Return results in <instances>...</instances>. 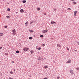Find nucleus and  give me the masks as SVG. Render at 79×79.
<instances>
[{
    "instance_id": "25",
    "label": "nucleus",
    "mask_w": 79,
    "mask_h": 79,
    "mask_svg": "<svg viewBox=\"0 0 79 79\" xmlns=\"http://www.w3.org/2000/svg\"><path fill=\"white\" fill-rule=\"evenodd\" d=\"M67 48L68 51H69V48Z\"/></svg>"
},
{
    "instance_id": "2",
    "label": "nucleus",
    "mask_w": 79,
    "mask_h": 79,
    "mask_svg": "<svg viewBox=\"0 0 79 79\" xmlns=\"http://www.w3.org/2000/svg\"><path fill=\"white\" fill-rule=\"evenodd\" d=\"M12 32L13 35H16V30L15 29H14V30H12Z\"/></svg>"
},
{
    "instance_id": "41",
    "label": "nucleus",
    "mask_w": 79,
    "mask_h": 79,
    "mask_svg": "<svg viewBox=\"0 0 79 79\" xmlns=\"http://www.w3.org/2000/svg\"><path fill=\"white\" fill-rule=\"evenodd\" d=\"M78 45H79V43H78Z\"/></svg>"
},
{
    "instance_id": "32",
    "label": "nucleus",
    "mask_w": 79,
    "mask_h": 79,
    "mask_svg": "<svg viewBox=\"0 0 79 79\" xmlns=\"http://www.w3.org/2000/svg\"><path fill=\"white\" fill-rule=\"evenodd\" d=\"M32 23V22H30V24H31Z\"/></svg>"
},
{
    "instance_id": "11",
    "label": "nucleus",
    "mask_w": 79,
    "mask_h": 79,
    "mask_svg": "<svg viewBox=\"0 0 79 79\" xmlns=\"http://www.w3.org/2000/svg\"><path fill=\"white\" fill-rule=\"evenodd\" d=\"M23 3H26V0L23 1Z\"/></svg>"
},
{
    "instance_id": "12",
    "label": "nucleus",
    "mask_w": 79,
    "mask_h": 79,
    "mask_svg": "<svg viewBox=\"0 0 79 79\" xmlns=\"http://www.w3.org/2000/svg\"><path fill=\"white\" fill-rule=\"evenodd\" d=\"M3 35V33H0V36H2Z\"/></svg>"
},
{
    "instance_id": "4",
    "label": "nucleus",
    "mask_w": 79,
    "mask_h": 79,
    "mask_svg": "<svg viewBox=\"0 0 79 79\" xmlns=\"http://www.w3.org/2000/svg\"><path fill=\"white\" fill-rule=\"evenodd\" d=\"M71 63V60H69L66 62V63Z\"/></svg>"
},
{
    "instance_id": "9",
    "label": "nucleus",
    "mask_w": 79,
    "mask_h": 79,
    "mask_svg": "<svg viewBox=\"0 0 79 79\" xmlns=\"http://www.w3.org/2000/svg\"><path fill=\"white\" fill-rule=\"evenodd\" d=\"M30 52L31 54H32V53H34V51L33 50L31 51Z\"/></svg>"
},
{
    "instance_id": "23",
    "label": "nucleus",
    "mask_w": 79,
    "mask_h": 79,
    "mask_svg": "<svg viewBox=\"0 0 79 79\" xmlns=\"http://www.w3.org/2000/svg\"><path fill=\"white\" fill-rule=\"evenodd\" d=\"M37 10H40V8H37Z\"/></svg>"
},
{
    "instance_id": "27",
    "label": "nucleus",
    "mask_w": 79,
    "mask_h": 79,
    "mask_svg": "<svg viewBox=\"0 0 79 79\" xmlns=\"http://www.w3.org/2000/svg\"><path fill=\"white\" fill-rule=\"evenodd\" d=\"M45 45L44 44H43L42 45L43 47H44L45 46Z\"/></svg>"
},
{
    "instance_id": "19",
    "label": "nucleus",
    "mask_w": 79,
    "mask_h": 79,
    "mask_svg": "<svg viewBox=\"0 0 79 79\" xmlns=\"http://www.w3.org/2000/svg\"><path fill=\"white\" fill-rule=\"evenodd\" d=\"M29 39L31 40L32 39V37H29Z\"/></svg>"
},
{
    "instance_id": "8",
    "label": "nucleus",
    "mask_w": 79,
    "mask_h": 79,
    "mask_svg": "<svg viewBox=\"0 0 79 79\" xmlns=\"http://www.w3.org/2000/svg\"><path fill=\"white\" fill-rule=\"evenodd\" d=\"M57 47H61V45L59 44H57Z\"/></svg>"
},
{
    "instance_id": "5",
    "label": "nucleus",
    "mask_w": 79,
    "mask_h": 79,
    "mask_svg": "<svg viewBox=\"0 0 79 79\" xmlns=\"http://www.w3.org/2000/svg\"><path fill=\"white\" fill-rule=\"evenodd\" d=\"M70 73L72 74H74V72H73V70H71L70 71Z\"/></svg>"
},
{
    "instance_id": "18",
    "label": "nucleus",
    "mask_w": 79,
    "mask_h": 79,
    "mask_svg": "<svg viewBox=\"0 0 79 79\" xmlns=\"http://www.w3.org/2000/svg\"><path fill=\"white\" fill-rule=\"evenodd\" d=\"M40 37H44V35H41L40 36Z\"/></svg>"
},
{
    "instance_id": "7",
    "label": "nucleus",
    "mask_w": 79,
    "mask_h": 79,
    "mask_svg": "<svg viewBox=\"0 0 79 79\" xmlns=\"http://www.w3.org/2000/svg\"><path fill=\"white\" fill-rule=\"evenodd\" d=\"M20 11L21 13H24V10L23 9H21L20 10Z\"/></svg>"
},
{
    "instance_id": "1",
    "label": "nucleus",
    "mask_w": 79,
    "mask_h": 79,
    "mask_svg": "<svg viewBox=\"0 0 79 79\" xmlns=\"http://www.w3.org/2000/svg\"><path fill=\"white\" fill-rule=\"evenodd\" d=\"M28 50H29V48L26 47H25L23 49V50L25 52H26V51H27Z\"/></svg>"
},
{
    "instance_id": "33",
    "label": "nucleus",
    "mask_w": 79,
    "mask_h": 79,
    "mask_svg": "<svg viewBox=\"0 0 79 79\" xmlns=\"http://www.w3.org/2000/svg\"><path fill=\"white\" fill-rule=\"evenodd\" d=\"M76 69H77V70H79V68H76Z\"/></svg>"
},
{
    "instance_id": "39",
    "label": "nucleus",
    "mask_w": 79,
    "mask_h": 79,
    "mask_svg": "<svg viewBox=\"0 0 79 79\" xmlns=\"http://www.w3.org/2000/svg\"><path fill=\"white\" fill-rule=\"evenodd\" d=\"M75 50V52H77V50Z\"/></svg>"
},
{
    "instance_id": "15",
    "label": "nucleus",
    "mask_w": 79,
    "mask_h": 79,
    "mask_svg": "<svg viewBox=\"0 0 79 79\" xmlns=\"http://www.w3.org/2000/svg\"><path fill=\"white\" fill-rule=\"evenodd\" d=\"M16 53H19V51H16Z\"/></svg>"
},
{
    "instance_id": "40",
    "label": "nucleus",
    "mask_w": 79,
    "mask_h": 79,
    "mask_svg": "<svg viewBox=\"0 0 79 79\" xmlns=\"http://www.w3.org/2000/svg\"><path fill=\"white\" fill-rule=\"evenodd\" d=\"M38 60H40V59H38Z\"/></svg>"
},
{
    "instance_id": "30",
    "label": "nucleus",
    "mask_w": 79,
    "mask_h": 79,
    "mask_svg": "<svg viewBox=\"0 0 79 79\" xmlns=\"http://www.w3.org/2000/svg\"><path fill=\"white\" fill-rule=\"evenodd\" d=\"M48 78H47V77H45L44 78V79H48Z\"/></svg>"
},
{
    "instance_id": "21",
    "label": "nucleus",
    "mask_w": 79,
    "mask_h": 79,
    "mask_svg": "<svg viewBox=\"0 0 79 79\" xmlns=\"http://www.w3.org/2000/svg\"><path fill=\"white\" fill-rule=\"evenodd\" d=\"M38 50H41V48H38Z\"/></svg>"
},
{
    "instance_id": "6",
    "label": "nucleus",
    "mask_w": 79,
    "mask_h": 79,
    "mask_svg": "<svg viewBox=\"0 0 79 79\" xmlns=\"http://www.w3.org/2000/svg\"><path fill=\"white\" fill-rule=\"evenodd\" d=\"M77 11H75L74 12V15L75 16H76V13H77Z\"/></svg>"
},
{
    "instance_id": "10",
    "label": "nucleus",
    "mask_w": 79,
    "mask_h": 79,
    "mask_svg": "<svg viewBox=\"0 0 79 79\" xmlns=\"http://www.w3.org/2000/svg\"><path fill=\"white\" fill-rule=\"evenodd\" d=\"M51 23L52 24H55V22L54 21L51 22Z\"/></svg>"
},
{
    "instance_id": "14",
    "label": "nucleus",
    "mask_w": 79,
    "mask_h": 79,
    "mask_svg": "<svg viewBox=\"0 0 79 79\" xmlns=\"http://www.w3.org/2000/svg\"><path fill=\"white\" fill-rule=\"evenodd\" d=\"M30 32H33V31L32 30H29Z\"/></svg>"
},
{
    "instance_id": "36",
    "label": "nucleus",
    "mask_w": 79,
    "mask_h": 79,
    "mask_svg": "<svg viewBox=\"0 0 79 79\" xmlns=\"http://www.w3.org/2000/svg\"><path fill=\"white\" fill-rule=\"evenodd\" d=\"M14 61H12V62H11V63H14Z\"/></svg>"
},
{
    "instance_id": "3",
    "label": "nucleus",
    "mask_w": 79,
    "mask_h": 79,
    "mask_svg": "<svg viewBox=\"0 0 79 79\" xmlns=\"http://www.w3.org/2000/svg\"><path fill=\"white\" fill-rule=\"evenodd\" d=\"M48 31V30H45L43 31V33H45L46 32H47Z\"/></svg>"
},
{
    "instance_id": "16",
    "label": "nucleus",
    "mask_w": 79,
    "mask_h": 79,
    "mask_svg": "<svg viewBox=\"0 0 79 79\" xmlns=\"http://www.w3.org/2000/svg\"><path fill=\"white\" fill-rule=\"evenodd\" d=\"M6 18H10V17L9 16H6Z\"/></svg>"
},
{
    "instance_id": "38",
    "label": "nucleus",
    "mask_w": 79,
    "mask_h": 79,
    "mask_svg": "<svg viewBox=\"0 0 79 79\" xmlns=\"http://www.w3.org/2000/svg\"><path fill=\"white\" fill-rule=\"evenodd\" d=\"M71 0V1H73H73H74V0Z\"/></svg>"
},
{
    "instance_id": "31",
    "label": "nucleus",
    "mask_w": 79,
    "mask_h": 79,
    "mask_svg": "<svg viewBox=\"0 0 79 79\" xmlns=\"http://www.w3.org/2000/svg\"><path fill=\"white\" fill-rule=\"evenodd\" d=\"M68 10H71V9L70 8H68Z\"/></svg>"
},
{
    "instance_id": "29",
    "label": "nucleus",
    "mask_w": 79,
    "mask_h": 79,
    "mask_svg": "<svg viewBox=\"0 0 79 79\" xmlns=\"http://www.w3.org/2000/svg\"><path fill=\"white\" fill-rule=\"evenodd\" d=\"M60 77H57V79H59V78H60Z\"/></svg>"
},
{
    "instance_id": "42",
    "label": "nucleus",
    "mask_w": 79,
    "mask_h": 79,
    "mask_svg": "<svg viewBox=\"0 0 79 79\" xmlns=\"http://www.w3.org/2000/svg\"><path fill=\"white\" fill-rule=\"evenodd\" d=\"M55 24H56V23H55Z\"/></svg>"
},
{
    "instance_id": "37",
    "label": "nucleus",
    "mask_w": 79,
    "mask_h": 79,
    "mask_svg": "<svg viewBox=\"0 0 79 79\" xmlns=\"http://www.w3.org/2000/svg\"><path fill=\"white\" fill-rule=\"evenodd\" d=\"M36 48L37 49H38V48H37V46H36Z\"/></svg>"
},
{
    "instance_id": "20",
    "label": "nucleus",
    "mask_w": 79,
    "mask_h": 79,
    "mask_svg": "<svg viewBox=\"0 0 79 79\" xmlns=\"http://www.w3.org/2000/svg\"><path fill=\"white\" fill-rule=\"evenodd\" d=\"M43 14L44 15H46V14H47V13H46V12L45 13V12H44L43 13Z\"/></svg>"
},
{
    "instance_id": "17",
    "label": "nucleus",
    "mask_w": 79,
    "mask_h": 79,
    "mask_svg": "<svg viewBox=\"0 0 79 79\" xmlns=\"http://www.w3.org/2000/svg\"><path fill=\"white\" fill-rule=\"evenodd\" d=\"M7 11H10V9L9 8L7 9Z\"/></svg>"
},
{
    "instance_id": "35",
    "label": "nucleus",
    "mask_w": 79,
    "mask_h": 79,
    "mask_svg": "<svg viewBox=\"0 0 79 79\" xmlns=\"http://www.w3.org/2000/svg\"><path fill=\"white\" fill-rule=\"evenodd\" d=\"M1 48H2V47H0V50H1Z\"/></svg>"
},
{
    "instance_id": "34",
    "label": "nucleus",
    "mask_w": 79,
    "mask_h": 79,
    "mask_svg": "<svg viewBox=\"0 0 79 79\" xmlns=\"http://www.w3.org/2000/svg\"><path fill=\"white\" fill-rule=\"evenodd\" d=\"M9 79H13L12 78H11L10 77H9Z\"/></svg>"
},
{
    "instance_id": "13",
    "label": "nucleus",
    "mask_w": 79,
    "mask_h": 79,
    "mask_svg": "<svg viewBox=\"0 0 79 79\" xmlns=\"http://www.w3.org/2000/svg\"><path fill=\"white\" fill-rule=\"evenodd\" d=\"M44 68L45 69H46L47 68H48V66H44Z\"/></svg>"
},
{
    "instance_id": "22",
    "label": "nucleus",
    "mask_w": 79,
    "mask_h": 79,
    "mask_svg": "<svg viewBox=\"0 0 79 79\" xmlns=\"http://www.w3.org/2000/svg\"><path fill=\"white\" fill-rule=\"evenodd\" d=\"M76 2H73V3L74 4V5H76Z\"/></svg>"
},
{
    "instance_id": "24",
    "label": "nucleus",
    "mask_w": 79,
    "mask_h": 79,
    "mask_svg": "<svg viewBox=\"0 0 79 79\" xmlns=\"http://www.w3.org/2000/svg\"><path fill=\"white\" fill-rule=\"evenodd\" d=\"M10 73L11 74H13V73L12 71H10Z\"/></svg>"
},
{
    "instance_id": "26",
    "label": "nucleus",
    "mask_w": 79,
    "mask_h": 79,
    "mask_svg": "<svg viewBox=\"0 0 79 79\" xmlns=\"http://www.w3.org/2000/svg\"><path fill=\"white\" fill-rule=\"evenodd\" d=\"M5 28H6L7 27V26H4Z\"/></svg>"
},
{
    "instance_id": "43",
    "label": "nucleus",
    "mask_w": 79,
    "mask_h": 79,
    "mask_svg": "<svg viewBox=\"0 0 79 79\" xmlns=\"http://www.w3.org/2000/svg\"><path fill=\"white\" fill-rule=\"evenodd\" d=\"M14 71H15V70L14 69Z\"/></svg>"
},
{
    "instance_id": "28",
    "label": "nucleus",
    "mask_w": 79,
    "mask_h": 79,
    "mask_svg": "<svg viewBox=\"0 0 79 79\" xmlns=\"http://www.w3.org/2000/svg\"><path fill=\"white\" fill-rule=\"evenodd\" d=\"M27 23H28V22H26L25 23V24H27Z\"/></svg>"
}]
</instances>
